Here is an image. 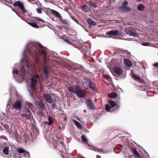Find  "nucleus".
Here are the masks:
<instances>
[{"mask_svg":"<svg viewBox=\"0 0 158 158\" xmlns=\"http://www.w3.org/2000/svg\"><path fill=\"white\" fill-rule=\"evenodd\" d=\"M27 53L35 57H37L39 54L43 57L44 60L42 68L45 75L47 76L49 69L47 64V56L50 59L49 56L51 55L52 56H55V53L52 52H48L47 48L39 43L30 42L27 44L26 49L23 52L22 59L20 61L21 66L19 74L23 78L27 73V70L32 69L33 67L30 59L27 55Z\"/></svg>","mask_w":158,"mask_h":158,"instance_id":"nucleus-1","label":"nucleus"},{"mask_svg":"<svg viewBox=\"0 0 158 158\" xmlns=\"http://www.w3.org/2000/svg\"><path fill=\"white\" fill-rule=\"evenodd\" d=\"M40 77L38 75H31L30 79V87L31 90H28L30 96L33 97L31 91H35L36 90V85L38 81L40 79Z\"/></svg>","mask_w":158,"mask_h":158,"instance_id":"nucleus-2","label":"nucleus"},{"mask_svg":"<svg viewBox=\"0 0 158 158\" xmlns=\"http://www.w3.org/2000/svg\"><path fill=\"white\" fill-rule=\"evenodd\" d=\"M69 90L71 92H72L77 96L80 98H83L85 96V91L84 90H81V87L78 85H74L69 87Z\"/></svg>","mask_w":158,"mask_h":158,"instance_id":"nucleus-3","label":"nucleus"},{"mask_svg":"<svg viewBox=\"0 0 158 158\" xmlns=\"http://www.w3.org/2000/svg\"><path fill=\"white\" fill-rule=\"evenodd\" d=\"M125 33L133 37H137L138 34L136 32V31L133 28L131 27L127 28L125 31Z\"/></svg>","mask_w":158,"mask_h":158,"instance_id":"nucleus-4","label":"nucleus"},{"mask_svg":"<svg viewBox=\"0 0 158 158\" xmlns=\"http://www.w3.org/2000/svg\"><path fill=\"white\" fill-rule=\"evenodd\" d=\"M23 114H21L22 117H25L26 119L28 120L30 119L31 113L28 109L27 108H24L23 110Z\"/></svg>","mask_w":158,"mask_h":158,"instance_id":"nucleus-5","label":"nucleus"},{"mask_svg":"<svg viewBox=\"0 0 158 158\" xmlns=\"http://www.w3.org/2000/svg\"><path fill=\"white\" fill-rule=\"evenodd\" d=\"M128 4V2L126 0H125L123 3L120 8L124 10L125 12L129 11L131 10V9L129 7L127 6Z\"/></svg>","mask_w":158,"mask_h":158,"instance_id":"nucleus-6","label":"nucleus"},{"mask_svg":"<svg viewBox=\"0 0 158 158\" xmlns=\"http://www.w3.org/2000/svg\"><path fill=\"white\" fill-rule=\"evenodd\" d=\"M21 102L19 100L15 102L12 106V107L16 110H19L21 109Z\"/></svg>","mask_w":158,"mask_h":158,"instance_id":"nucleus-7","label":"nucleus"},{"mask_svg":"<svg viewBox=\"0 0 158 158\" xmlns=\"http://www.w3.org/2000/svg\"><path fill=\"white\" fill-rule=\"evenodd\" d=\"M83 85L85 88H88V85L91 81V80L88 78H83L82 80Z\"/></svg>","mask_w":158,"mask_h":158,"instance_id":"nucleus-8","label":"nucleus"},{"mask_svg":"<svg viewBox=\"0 0 158 158\" xmlns=\"http://www.w3.org/2000/svg\"><path fill=\"white\" fill-rule=\"evenodd\" d=\"M43 97L46 101L49 103H52V99L51 96L48 94H44Z\"/></svg>","mask_w":158,"mask_h":158,"instance_id":"nucleus-9","label":"nucleus"},{"mask_svg":"<svg viewBox=\"0 0 158 158\" xmlns=\"http://www.w3.org/2000/svg\"><path fill=\"white\" fill-rule=\"evenodd\" d=\"M86 103L88 108L91 110H94L95 109V107L94 106L93 103L92 102L91 100L90 99L86 102Z\"/></svg>","mask_w":158,"mask_h":158,"instance_id":"nucleus-10","label":"nucleus"},{"mask_svg":"<svg viewBox=\"0 0 158 158\" xmlns=\"http://www.w3.org/2000/svg\"><path fill=\"white\" fill-rule=\"evenodd\" d=\"M131 76L132 78L135 81H137L140 83H142L143 82V79L136 75L133 74V75H131Z\"/></svg>","mask_w":158,"mask_h":158,"instance_id":"nucleus-11","label":"nucleus"},{"mask_svg":"<svg viewBox=\"0 0 158 158\" xmlns=\"http://www.w3.org/2000/svg\"><path fill=\"white\" fill-rule=\"evenodd\" d=\"M118 32L117 30H113L107 32L106 34L109 35H116L118 34Z\"/></svg>","mask_w":158,"mask_h":158,"instance_id":"nucleus-12","label":"nucleus"},{"mask_svg":"<svg viewBox=\"0 0 158 158\" xmlns=\"http://www.w3.org/2000/svg\"><path fill=\"white\" fill-rule=\"evenodd\" d=\"M50 11L52 14L56 16L57 18L59 19H61L62 17L58 11L52 9H51Z\"/></svg>","mask_w":158,"mask_h":158,"instance_id":"nucleus-13","label":"nucleus"},{"mask_svg":"<svg viewBox=\"0 0 158 158\" xmlns=\"http://www.w3.org/2000/svg\"><path fill=\"white\" fill-rule=\"evenodd\" d=\"M114 70L116 74L117 75H120L122 74L123 71L119 67H115L114 69Z\"/></svg>","mask_w":158,"mask_h":158,"instance_id":"nucleus-14","label":"nucleus"},{"mask_svg":"<svg viewBox=\"0 0 158 158\" xmlns=\"http://www.w3.org/2000/svg\"><path fill=\"white\" fill-rule=\"evenodd\" d=\"M86 89H89L91 90L94 91L95 89V84L91 81Z\"/></svg>","mask_w":158,"mask_h":158,"instance_id":"nucleus-15","label":"nucleus"},{"mask_svg":"<svg viewBox=\"0 0 158 158\" xmlns=\"http://www.w3.org/2000/svg\"><path fill=\"white\" fill-rule=\"evenodd\" d=\"M87 22L89 24L90 26H95L96 24V23L93 21V19H88L87 20Z\"/></svg>","mask_w":158,"mask_h":158,"instance_id":"nucleus-16","label":"nucleus"},{"mask_svg":"<svg viewBox=\"0 0 158 158\" xmlns=\"http://www.w3.org/2000/svg\"><path fill=\"white\" fill-rule=\"evenodd\" d=\"M53 123V119L50 116L48 117V121L44 122V123L49 126H51Z\"/></svg>","mask_w":158,"mask_h":158,"instance_id":"nucleus-17","label":"nucleus"},{"mask_svg":"<svg viewBox=\"0 0 158 158\" xmlns=\"http://www.w3.org/2000/svg\"><path fill=\"white\" fill-rule=\"evenodd\" d=\"M73 122L74 123L75 125L80 129H81L82 126L81 123L75 119H73Z\"/></svg>","mask_w":158,"mask_h":158,"instance_id":"nucleus-18","label":"nucleus"},{"mask_svg":"<svg viewBox=\"0 0 158 158\" xmlns=\"http://www.w3.org/2000/svg\"><path fill=\"white\" fill-rule=\"evenodd\" d=\"M124 62L125 65L128 67H131V64L130 60L127 59H125L124 60Z\"/></svg>","mask_w":158,"mask_h":158,"instance_id":"nucleus-19","label":"nucleus"},{"mask_svg":"<svg viewBox=\"0 0 158 158\" xmlns=\"http://www.w3.org/2000/svg\"><path fill=\"white\" fill-rule=\"evenodd\" d=\"M93 150H94V151L96 152H99L100 153H105L107 152H106L103 149H101V148H94Z\"/></svg>","mask_w":158,"mask_h":158,"instance_id":"nucleus-20","label":"nucleus"},{"mask_svg":"<svg viewBox=\"0 0 158 158\" xmlns=\"http://www.w3.org/2000/svg\"><path fill=\"white\" fill-rule=\"evenodd\" d=\"M27 23L30 26H32V27H34L36 28H39V26L37 24L35 23H31L29 22H28Z\"/></svg>","mask_w":158,"mask_h":158,"instance_id":"nucleus-21","label":"nucleus"},{"mask_svg":"<svg viewBox=\"0 0 158 158\" xmlns=\"http://www.w3.org/2000/svg\"><path fill=\"white\" fill-rule=\"evenodd\" d=\"M9 148L8 146L5 147L3 149V153L6 155L9 154Z\"/></svg>","mask_w":158,"mask_h":158,"instance_id":"nucleus-22","label":"nucleus"},{"mask_svg":"<svg viewBox=\"0 0 158 158\" xmlns=\"http://www.w3.org/2000/svg\"><path fill=\"white\" fill-rule=\"evenodd\" d=\"M117 96V95L115 93H112L108 94V97L112 98H115Z\"/></svg>","mask_w":158,"mask_h":158,"instance_id":"nucleus-23","label":"nucleus"},{"mask_svg":"<svg viewBox=\"0 0 158 158\" xmlns=\"http://www.w3.org/2000/svg\"><path fill=\"white\" fill-rule=\"evenodd\" d=\"M82 9L84 11L86 12H88L90 10L89 7L86 5L83 6Z\"/></svg>","mask_w":158,"mask_h":158,"instance_id":"nucleus-24","label":"nucleus"},{"mask_svg":"<svg viewBox=\"0 0 158 158\" xmlns=\"http://www.w3.org/2000/svg\"><path fill=\"white\" fill-rule=\"evenodd\" d=\"M144 8L145 6L142 4H140L139 6H137V9L139 10L142 11Z\"/></svg>","mask_w":158,"mask_h":158,"instance_id":"nucleus-25","label":"nucleus"},{"mask_svg":"<svg viewBox=\"0 0 158 158\" xmlns=\"http://www.w3.org/2000/svg\"><path fill=\"white\" fill-rule=\"evenodd\" d=\"M60 21L62 22V23L64 24H69V22L66 19H62V17L61 19H60Z\"/></svg>","mask_w":158,"mask_h":158,"instance_id":"nucleus-26","label":"nucleus"},{"mask_svg":"<svg viewBox=\"0 0 158 158\" xmlns=\"http://www.w3.org/2000/svg\"><path fill=\"white\" fill-rule=\"evenodd\" d=\"M18 152L19 153H25V152H27L28 155H29V153L28 152H27L23 148H20L18 149Z\"/></svg>","mask_w":158,"mask_h":158,"instance_id":"nucleus-27","label":"nucleus"},{"mask_svg":"<svg viewBox=\"0 0 158 158\" xmlns=\"http://www.w3.org/2000/svg\"><path fill=\"white\" fill-rule=\"evenodd\" d=\"M22 3V2L20 1H17L14 3L13 4V6L15 7L17 6H19Z\"/></svg>","mask_w":158,"mask_h":158,"instance_id":"nucleus-28","label":"nucleus"},{"mask_svg":"<svg viewBox=\"0 0 158 158\" xmlns=\"http://www.w3.org/2000/svg\"><path fill=\"white\" fill-rule=\"evenodd\" d=\"M23 12H27L24 9V6L22 3L18 6Z\"/></svg>","mask_w":158,"mask_h":158,"instance_id":"nucleus-29","label":"nucleus"},{"mask_svg":"<svg viewBox=\"0 0 158 158\" xmlns=\"http://www.w3.org/2000/svg\"><path fill=\"white\" fill-rule=\"evenodd\" d=\"M109 104L112 108L114 107L115 106V104L113 101H110L109 102Z\"/></svg>","mask_w":158,"mask_h":158,"instance_id":"nucleus-30","label":"nucleus"},{"mask_svg":"<svg viewBox=\"0 0 158 158\" xmlns=\"http://www.w3.org/2000/svg\"><path fill=\"white\" fill-rule=\"evenodd\" d=\"M13 73L14 74H18L19 73V71L18 69L15 68H13Z\"/></svg>","mask_w":158,"mask_h":158,"instance_id":"nucleus-31","label":"nucleus"},{"mask_svg":"<svg viewBox=\"0 0 158 158\" xmlns=\"http://www.w3.org/2000/svg\"><path fill=\"white\" fill-rule=\"evenodd\" d=\"M111 107L108 104H106L105 105V109L106 111L109 112L111 109Z\"/></svg>","mask_w":158,"mask_h":158,"instance_id":"nucleus-32","label":"nucleus"},{"mask_svg":"<svg viewBox=\"0 0 158 158\" xmlns=\"http://www.w3.org/2000/svg\"><path fill=\"white\" fill-rule=\"evenodd\" d=\"M132 152L134 153V154L135 156H138V155L139 154V152L135 148H134L132 150Z\"/></svg>","mask_w":158,"mask_h":158,"instance_id":"nucleus-33","label":"nucleus"},{"mask_svg":"<svg viewBox=\"0 0 158 158\" xmlns=\"http://www.w3.org/2000/svg\"><path fill=\"white\" fill-rule=\"evenodd\" d=\"M87 4H88V5L90 6H93L94 7H96L97 6L96 5H95L94 3V2H90L89 3H87Z\"/></svg>","mask_w":158,"mask_h":158,"instance_id":"nucleus-34","label":"nucleus"},{"mask_svg":"<svg viewBox=\"0 0 158 158\" xmlns=\"http://www.w3.org/2000/svg\"><path fill=\"white\" fill-rule=\"evenodd\" d=\"M81 139L85 142H88V140L85 135H83L81 137Z\"/></svg>","mask_w":158,"mask_h":158,"instance_id":"nucleus-35","label":"nucleus"},{"mask_svg":"<svg viewBox=\"0 0 158 158\" xmlns=\"http://www.w3.org/2000/svg\"><path fill=\"white\" fill-rule=\"evenodd\" d=\"M51 108L52 109H57V106L55 103H54L51 105Z\"/></svg>","mask_w":158,"mask_h":158,"instance_id":"nucleus-36","label":"nucleus"},{"mask_svg":"<svg viewBox=\"0 0 158 158\" xmlns=\"http://www.w3.org/2000/svg\"><path fill=\"white\" fill-rule=\"evenodd\" d=\"M36 10L39 14H41L42 13V9L41 8H37Z\"/></svg>","mask_w":158,"mask_h":158,"instance_id":"nucleus-37","label":"nucleus"},{"mask_svg":"<svg viewBox=\"0 0 158 158\" xmlns=\"http://www.w3.org/2000/svg\"><path fill=\"white\" fill-rule=\"evenodd\" d=\"M10 108V105L9 104V102H8L7 104L6 107V111H8Z\"/></svg>","mask_w":158,"mask_h":158,"instance_id":"nucleus-38","label":"nucleus"},{"mask_svg":"<svg viewBox=\"0 0 158 158\" xmlns=\"http://www.w3.org/2000/svg\"><path fill=\"white\" fill-rule=\"evenodd\" d=\"M35 19L36 20H38L39 21H41V22H44V20L43 19H41L40 17H35Z\"/></svg>","mask_w":158,"mask_h":158,"instance_id":"nucleus-39","label":"nucleus"},{"mask_svg":"<svg viewBox=\"0 0 158 158\" xmlns=\"http://www.w3.org/2000/svg\"><path fill=\"white\" fill-rule=\"evenodd\" d=\"M44 104L43 103H41L39 104V106L40 108H43L44 107Z\"/></svg>","mask_w":158,"mask_h":158,"instance_id":"nucleus-40","label":"nucleus"},{"mask_svg":"<svg viewBox=\"0 0 158 158\" xmlns=\"http://www.w3.org/2000/svg\"><path fill=\"white\" fill-rule=\"evenodd\" d=\"M142 45L145 46H149L150 45V44L148 42L143 43Z\"/></svg>","mask_w":158,"mask_h":158,"instance_id":"nucleus-41","label":"nucleus"},{"mask_svg":"<svg viewBox=\"0 0 158 158\" xmlns=\"http://www.w3.org/2000/svg\"><path fill=\"white\" fill-rule=\"evenodd\" d=\"M153 66L156 67L157 68H158V62H155V63L153 64Z\"/></svg>","mask_w":158,"mask_h":158,"instance_id":"nucleus-42","label":"nucleus"},{"mask_svg":"<svg viewBox=\"0 0 158 158\" xmlns=\"http://www.w3.org/2000/svg\"><path fill=\"white\" fill-rule=\"evenodd\" d=\"M75 118L77 119V120H80V118L78 116H76L75 117Z\"/></svg>","mask_w":158,"mask_h":158,"instance_id":"nucleus-43","label":"nucleus"},{"mask_svg":"<svg viewBox=\"0 0 158 158\" xmlns=\"http://www.w3.org/2000/svg\"><path fill=\"white\" fill-rule=\"evenodd\" d=\"M74 20L78 24H79V23L78 21L76 19H74Z\"/></svg>","mask_w":158,"mask_h":158,"instance_id":"nucleus-44","label":"nucleus"},{"mask_svg":"<svg viewBox=\"0 0 158 158\" xmlns=\"http://www.w3.org/2000/svg\"><path fill=\"white\" fill-rule=\"evenodd\" d=\"M12 10L13 11L15 12V13L16 14V15H18V14H17V12H16V11L15 10H14V9H12Z\"/></svg>","mask_w":158,"mask_h":158,"instance_id":"nucleus-45","label":"nucleus"},{"mask_svg":"<svg viewBox=\"0 0 158 158\" xmlns=\"http://www.w3.org/2000/svg\"><path fill=\"white\" fill-rule=\"evenodd\" d=\"M64 41L67 43H69V40L67 39H65L64 40Z\"/></svg>","mask_w":158,"mask_h":158,"instance_id":"nucleus-46","label":"nucleus"},{"mask_svg":"<svg viewBox=\"0 0 158 158\" xmlns=\"http://www.w3.org/2000/svg\"><path fill=\"white\" fill-rule=\"evenodd\" d=\"M135 157L137 158H141V157L139 155V154L138 155V156H136Z\"/></svg>","mask_w":158,"mask_h":158,"instance_id":"nucleus-47","label":"nucleus"},{"mask_svg":"<svg viewBox=\"0 0 158 158\" xmlns=\"http://www.w3.org/2000/svg\"><path fill=\"white\" fill-rule=\"evenodd\" d=\"M96 157H97V158H100L101 157L100 156L97 155Z\"/></svg>","mask_w":158,"mask_h":158,"instance_id":"nucleus-48","label":"nucleus"},{"mask_svg":"<svg viewBox=\"0 0 158 158\" xmlns=\"http://www.w3.org/2000/svg\"><path fill=\"white\" fill-rule=\"evenodd\" d=\"M19 63H16L15 64V65L16 66H18L19 65Z\"/></svg>","mask_w":158,"mask_h":158,"instance_id":"nucleus-49","label":"nucleus"},{"mask_svg":"<svg viewBox=\"0 0 158 158\" xmlns=\"http://www.w3.org/2000/svg\"><path fill=\"white\" fill-rule=\"evenodd\" d=\"M71 17V18L73 19L74 20V19H75L73 17Z\"/></svg>","mask_w":158,"mask_h":158,"instance_id":"nucleus-50","label":"nucleus"},{"mask_svg":"<svg viewBox=\"0 0 158 158\" xmlns=\"http://www.w3.org/2000/svg\"><path fill=\"white\" fill-rule=\"evenodd\" d=\"M87 53H89V52L88 51H87V52H86V54H87Z\"/></svg>","mask_w":158,"mask_h":158,"instance_id":"nucleus-51","label":"nucleus"},{"mask_svg":"<svg viewBox=\"0 0 158 158\" xmlns=\"http://www.w3.org/2000/svg\"><path fill=\"white\" fill-rule=\"evenodd\" d=\"M60 143L62 145H63V142H60Z\"/></svg>","mask_w":158,"mask_h":158,"instance_id":"nucleus-52","label":"nucleus"},{"mask_svg":"<svg viewBox=\"0 0 158 158\" xmlns=\"http://www.w3.org/2000/svg\"><path fill=\"white\" fill-rule=\"evenodd\" d=\"M86 110H84V112H86Z\"/></svg>","mask_w":158,"mask_h":158,"instance_id":"nucleus-53","label":"nucleus"},{"mask_svg":"<svg viewBox=\"0 0 158 158\" xmlns=\"http://www.w3.org/2000/svg\"><path fill=\"white\" fill-rule=\"evenodd\" d=\"M137 0L138 1H141V0Z\"/></svg>","mask_w":158,"mask_h":158,"instance_id":"nucleus-54","label":"nucleus"},{"mask_svg":"<svg viewBox=\"0 0 158 158\" xmlns=\"http://www.w3.org/2000/svg\"><path fill=\"white\" fill-rule=\"evenodd\" d=\"M9 7H10V8H11V7L10 6Z\"/></svg>","mask_w":158,"mask_h":158,"instance_id":"nucleus-55","label":"nucleus"},{"mask_svg":"<svg viewBox=\"0 0 158 158\" xmlns=\"http://www.w3.org/2000/svg\"><path fill=\"white\" fill-rule=\"evenodd\" d=\"M64 158V157H63Z\"/></svg>","mask_w":158,"mask_h":158,"instance_id":"nucleus-56","label":"nucleus"}]
</instances>
